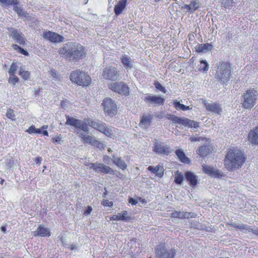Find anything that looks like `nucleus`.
I'll return each mask as SVG.
<instances>
[{"label": "nucleus", "instance_id": "2eb2a0df", "mask_svg": "<svg viewBox=\"0 0 258 258\" xmlns=\"http://www.w3.org/2000/svg\"><path fill=\"white\" fill-rule=\"evenodd\" d=\"M8 30L10 33V36L14 39L18 43L22 45L25 43L26 39L22 32L13 27L8 28Z\"/></svg>", "mask_w": 258, "mask_h": 258}, {"label": "nucleus", "instance_id": "338daca9", "mask_svg": "<svg viewBox=\"0 0 258 258\" xmlns=\"http://www.w3.org/2000/svg\"><path fill=\"white\" fill-rule=\"evenodd\" d=\"M12 47L15 50H17L19 51V50L20 49L21 47H20L19 46H18V45L17 44H13L12 45Z\"/></svg>", "mask_w": 258, "mask_h": 258}, {"label": "nucleus", "instance_id": "72a5a7b5", "mask_svg": "<svg viewBox=\"0 0 258 258\" xmlns=\"http://www.w3.org/2000/svg\"><path fill=\"white\" fill-rule=\"evenodd\" d=\"M175 182L178 184H181L184 179L183 174L181 172L177 170L175 172Z\"/></svg>", "mask_w": 258, "mask_h": 258}, {"label": "nucleus", "instance_id": "4468645a", "mask_svg": "<svg viewBox=\"0 0 258 258\" xmlns=\"http://www.w3.org/2000/svg\"><path fill=\"white\" fill-rule=\"evenodd\" d=\"M102 76L106 79L116 80L119 76V73L116 68L110 67L104 70Z\"/></svg>", "mask_w": 258, "mask_h": 258}, {"label": "nucleus", "instance_id": "412c9836", "mask_svg": "<svg viewBox=\"0 0 258 258\" xmlns=\"http://www.w3.org/2000/svg\"><path fill=\"white\" fill-rule=\"evenodd\" d=\"M34 235L35 236H49L50 235V232L49 230L45 227L44 225H40L34 232Z\"/></svg>", "mask_w": 258, "mask_h": 258}, {"label": "nucleus", "instance_id": "dca6fc26", "mask_svg": "<svg viewBox=\"0 0 258 258\" xmlns=\"http://www.w3.org/2000/svg\"><path fill=\"white\" fill-rule=\"evenodd\" d=\"M144 101L147 103L161 105L164 103L165 99L159 96L148 94L145 97Z\"/></svg>", "mask_w": 258, "mask_h": 258}, {"label": "nucleus", "instance_id": "f704fd0d", "mask_svg": "<svg viewBox=\"0 0 258 258\" xmlns=\"http://www.w3.org/2000/svg\"><path fill=\"white\" fill-rule=\"evenodd\" d=\"M19 75L24 80H28L30 78V73L26 71L23 67L20 68Z\"/></svg>", "mask_w": 258, "mask_h": 258}, {"label": "nucleus", "instance_id": "37998d69", "mask_svg": "<svg viewBox=\"0 0 258 258\" xmlns=\"http://www.w3.org/2000/svg\"><path fill=\"white\" fill-rule=\"evenodd\" d=\"M92 146L97 147L98 148H99L100 149L104 148V146L103 143L102 142H101L99 141L96 140V139H95V140L92 144Z\"/></svg>", "mask_w": 258, "mask_h": 258}, {"label": "nucleus", "instance_id": "3c124183", "mask_svg": "<svg viewBox=\"0 0 258 258\" xmlns=\"http://www.w3.org/2000/svg\"><path fill=\"white\" fill-rule=\"evenodd\" d=\"M102 205L104 206H108V207H111L113 206V203L112 202H110L108 200H104L102 202Z\"/></svg>", "mask_w": 258, "mask_h": 258}, {"label": "nucleus", "instance_id": "de8ad7c7", "mask_svg": "<svg viewBox=\"0 0 258 258\" xmlns=\"http://www.w3.org/2000/svg\"><path fill=\"white\" fill-rule=\"evenodd\" d=\"M197 214L192 212H185V218H194Z\"/></svg>", "mask_w": 258, "mask_h": 258}, {"label": "nucleus", "instance_id": "603ef678", "mask_svg": "<svg viewBox=\"0 0 258 258\" xmlns=\"http://www.w3.org/2000/svg\"><path fill=\"white\" fill-rule=\"evenodd\" d=\"M92 211V207H90V206H88L87 207V209L85 211L84 214L86 216H88V215H89L91 213Z\"/></svg>", "mask_w": 258, "mask_h": 258}, {"label": "nucleus", "instance_id": "864d4df0", "mask_svg": "<svg viewBox=\"0 0 258 258\" xmlns=\"http://www.w3.org/2000/svg\"><path fill=\"white\" fill-rule=\"evenodd\" d=\"M50 74H51V76H52L54 79H56H56H59V78H58V74H57L56 73H55V72H53V71H51Z\"/></svg>", "mask_w": 258, "mask_h": 258}, {"label": "nucleus", "instance_id": "423d86ee", "mask_svg": "<svg viewBox=\"0 0 258 258\" xmlns=\"http://www.w3.org/2000/svg\"><path fill=\"white\" fill-rule=\"evenodd\" d=\"M242 96L243 97V107L246 109L251 108L256 103L258 92L254 89H250L247 90Z\"/></svg>", "mask_w": 258, "mask_h": 258}, {"label": "nucleus", "instance_id": "9b49d317", "mask_svg": "<svg viewBox=\"0 0 258 258\" xmlns=\"http://www.w3.org/2000/svg\"><path fill=\"white\" fill-rule=\"evenodd\" d=\"M89 166L90 169H93L96 172L110 174H113L114 173L112 168L103 163L95 162L90 163Z\"/></svg>", "mask_w": 258, "mask_h": 258}, {"label": "nucleus", "instance_id": "473e14b6", "mask_svg": "<svg viewBox=\"0 0 258 258\" xmlns=\"http://www.w3.org/2000/svg\"><path fill=\"white\" fill-rule=\"evenodd\" d=\"M173 104L174 106V107L177 110H182L183 111L187 110H190L191 109V108H190L189 106L184 105L182 104H181L179 101H177L176 100H174L173 101Z\"/></svg>", "mask_w": 258, "mask_h": 258}, {"label": "nucleus", "instance_id": "ea45409f", "mask_svg": "<svg viewBox=\"0 0 258 258\" xmlns=\"http://www.w3.org/2000/svg\"><path fill=\"white\" fill-rule=\"evenodd\" d=\"M233 225L236 228L243 230L245 233H247V231H250V227L248 225L238 224H233Z\"/></svg>", "mask_w": 258, "mask_h": 258}, {"label": "nucleus", "instance_id": "a19ab883", "mask_svg": "<svg viewBox=\"0 0 258 258\" xmlns=\"http://www.w3.org/2000/svg\"><path fill=\"white\" fill-rule=\"evenodd\" d=\"M14 10L20 16L26 17V15L23 10L17 5L14 6Z\"/></svg>", "mask_w": 258, "mask_h": 258}, {"label": "nucleus", "instance_id": "a211bd4d", "mask_svg": "<svg viewBox=\"0 0 258 258\" xmlns=\"http://www.w3.org/2000/svg\"><path fill=\"white\" fill-rule=\"evenodd\" d=\"M206 109L213 113L221 114L222 112V109L221 105L217 103H206L205 104Z\"/></svg>", "mask_w": 258, "mask_h": 258}, {"label": "nucleus", "instance_id": "7ed1b4c3", "mask_svg": "<svg viewBox=\"0 0 258 258\" xmlns=\"http://www.w3.org/2000/svg\"><path fill=\"white\" fill-rule=\"evenodd\" d=\"M88 125L110 138L114 137L116 132L115 128L98 119L88 118Z\"/></svg>", "mask_w": 258, "mask_h": 258}, {"label": "nucleus", "instance_id": "680f3d73", "mask_svg": "<svg viewBox=\"0 0 258 258\" xmlns=\"http://www.w3.org/2000/svg\"><path fill=\"white\" fill-rule=\"evenodd\" d=\"M42 160V158L41 157H37L35 159L36 164H37L38 165H40L41 164Z\"/></svg>", "mask_w": 258, "mask_h": 258}, {"label": "nucleus", "instance_id": "bf43d9fd", "mask_svg": "<svg viewBox=\"0 0 258 258\" xmlns=\"http://www.w3.org/2000/svg\"><path fill=\"white\" fill-rule=\"evenodd\" d=\"M68 248L71 250H75L78 248V246L76 244H71L69 246H68Z\"/></svg>", "mask_w": 258, "mask_h": 258}, {"label": "nucleus", "instance_id": "49530a36", "mask_svg": "<svg viewBox=\"0 0 258 258\" xmlns=\"http://www.w3.org/2000/svg\"><path fill=\"white\" fill-rule=\"evenodd\" d=\"M222 5L225 7H229L232 6L233 1L232 0H223Z\"/></svg>", "mask_w": 258, "mask_h": 258}, {"label": "nucleus", "instance_id": "ddd939ff", "mask_svg": "<svg viewBox=\"0 0 258 258\" xmlns=\"http://www.w3.org/2000/svg\"><path fill=\"white\" fill-rule=\"evenodd\" d=\"M102 105L105 112L108 115L114 114L116 111L117 106L113 100L110 98H106L104 99Z\"/></svg>", "mask_w": 258, "mask_h": 258}, {"label": "nucleus", "instance_id": "c756f323", "mask_svg": "<svg viewBox=\"0 0 258 258\" xmlns=\"http://www.w3.org/2000/svg\"><path fill=\"white\" fill-rule=\"evenodd\" d=\"M211 147L210 145H205L201 147L199 149V152L200 156H206L210 152Z\"/></svg>", "mask_w": 258, "mask_h": 258}, {"label": "nucleus", "instance_id": "58836bf2", "mask_svg": "<svg viewBox=\"0 0 258 258\" xmlns=\"http://www.w3.org/2000/svg\"><path fill=\"white\" fill-rule=\"evenodd\" d=\"M164 169L163 166L158 165L155 167V174L158 177H162L163 175Z\"/></svg>", "mask_w": 258, "mask_h": 258}, {"label": "nucleus", "instance_id": "0e129e2a", "mask_svg": "<svg viewBox=\"0 0 258 258\" xmlns=\"http://www.w3.org/2000/svg\"><path fill=\"white\" fill-rule=\"evenodd\" d=\"M148 170L155 173V167L150 166L148 168Z\"/></svg>", "mask_w": 258, "mask_h": 258}, {"label": "nucleus", "instance_id": "4be33fe9", "mask_svg": "<svg viewBox=\"0 0 258 258\" xmlns=\"http://www.w3.org/2000/svg\"><path fill=\"white\" fill-rule=\"evenodd\" d=\"M203 171L211 176H214L215 177H219L222 175L220 173L218 170L208 165H204L203 168Z\"/></svg>", "mask_w": 258, "mask_h": 258}, {"label": "nucleus", "instance_id": "a18cd8bd", "mask_svg": "<svg viewBox=\"0 0 258 258\" xmlns=\"http://www.w3.org/2000/svg\"><path fill=\"white\" fill-rule=\"evenodd\" d=\"M6 116L13 120L14 119V117H15V114H14V111L12 109H9L8 111H7V114H6Z\"/></svg>", "mask_w": 258, "mask_h": 258}, {"label": "nucleus", "instance_id": "f8f14e48", "mask_svg": "<svg viewBox=\"0 0 258 258\" xmlns=\"http://www.w3.org/2000/svg\"><path fill=\"white\" fill-rule=\"evenodd\" d=\"M109 89L121 95H127L129 93V88L123 82H115L110 84Z\"/></svg>", "mask_w": 258, "mask_h": 258}, {"label": "nucleus", "instance_id": "bb28decb", "mask_svg": "<svg viewBox=\"0 0 258 258\" xmlns=\"http://www.w3.org/2000/svg\"><path fill=\"white\" fill-rule=\"evenodd\" d=\"M213 47V45L210 43H206L199 44L196 46L197 51L202 53H206L211 50Z\"/></svg>", "mask_w": 258, "mask_h": 258}, {"label": "nucleus", "instance_id": "6ab92c4d", "mask_svg": "<svg viewBox=\"0 0 258 258\" xmlns=\"http://www.w3.org/2000/svg\"><path fill=\"white\" fill-rule=\"evenodd\" d=\"M186 180L192 187H195L198 183V176L194 172L187 171L184 174Z\"/></svg>", "mask_w": 258, "mask_h": 258}, {"label": "nucleus", "instance_id": "c85d7f7f", "mask_svg": "<svg viewBox=\"0 0 258 258\" xmlns=\"http://www.w3.org/2000/svg\"><path fill=\"white\" fill-rule=\"evenodd\" d=\"M175 153L178 159L181 162L184 163H188L189 162L188 158H187L183 150L181 149H178L175 151Z\"/></svg>", "mask_w": 258, "mask_h": 258}, {"label": "nucleus", "instance_id": "b1692460", "mask_svg": "<svg viewBox=\"0 0 258 258\" xmlns=\"http://www.w3.org/2000/svg\"><path fill=\"white\" fill-rule=\"evenodd\" d=\"M121 62L126 69H131L133 67L134 60L131 57L126 55H122L120 57Z\"/></svg>", "mask_w": 258, "mask_h": 258}, {"label": "nucleus", "instance_id": "c9c22d12", "mask_svg": "<svg viewBox=\"0 0 258 258\" xmlns=\"http://www.w3.org/2000/svg\"><path fill=\"white\" fill-rule=\"evenodd\" d=\"M199 70L202 72H207L209 69V64L206 60H202L200 61V64L198 66Z\"/></svg>", "mask_w": 258, "mask_h": 258}, {"label": "nucleus", "instance_id": "79ce46f5", "mask_svg": "<svg viewBox=\"0 0 258 258\" xmlns=\"http://www.w3.org/2000/svg\"><path fill=\"white\" fill-rule=\"evenodd\" d=\"M154 85L157 89L159 90V91H160L164 93H166V90L165 87L162 86L159 82H158V81L155 82L154 83Z\"/></svg>", "mask_w": 258, "mask_h": 258}, {"label": "nucleus", "instance_id": "8fccbe9b", "mask_svg": "<svg viewBox=\"0 0 258 258\" xmlns=\"http://www.w3.org/2000/svg\"><path fill=\"white\" fill-rule=\"evenodd\" d=\"M36 131V128L34 125H31L26 131L29 134L35 133Z\"/></svg>", "mask_w": 258, "mask_h": 258}, {"label": "nucleus", "instance_id": "f257e3e1", "mask_svg": "<svg viewBox=\"0 0 258 258\" xmlns=\"http://www.w3.org/2000/svg\"><path fill=\"white\" fill-rule=\"evenodd\" d=\"M59 53L62 57L70 61H76L86 55L84 47L72 42L65 43L59 48Z\"/></svg>", "mask_w": 258, "mask_h": 258}, {"label": "nucleus", "instance_id": "6e6d98bb", "mask_svg": "<svg viewBox=\"0 0 258 258\" xmlns=\"http://www.w3.org/2000/svg\"><path fill=\"white\" fill-rule=\"evenodd\" d=\"M178 216H179V218L180 219H183V218H185V212H180V211H179L178 212Z\"/></svg>", "mask_w": 258, "mask_h": 258}, {"label": "nucleus", "instance_id": "1a4fd4ad", "mask_svg": "<svg viewBox=\"0 0 258 258\" xmlns=\"http://www.w3.org/2000/svg\"><path fill=\"white\" fill-rule=\"evenodd\" d=\"M166 116L168 119L172 120L173 122L177 123L184 126L191 128H197L199 127V123L198 122L191 120L187 118L179 117L171 114H167Z\"/></svg>", "mask_w": 258, "mask_h": 258}, {"label": "nucleus", "instance_id": "69168bd1", "mask_svg": "<svg viewBox=\"0 0 258 258\" xmlns=\"http://www.w3.org/2000/svg\"><path fill=\"white\" fill-rule=\"evenodd\" d=\"M249 232H252L253 233L258 236V230L252 229L250 228V231H247Z\"/></svg>", "mask_w": 258, "mask_h": 258}, {"label": "nucleus", "instance_id": "13d9d810", "mask_svg": "<svg viewBox=\"0 0 258 258\" xmlns=\"http://www.w3.org/2000/svg\"><path fill=\"white\" fill-rule=\"evenodd\" d=\"M178 214V211H174L171 213V217L179 218Z\"/></svg>", "mask_w": 258, "mask_h": 258}, {"label": "nucleus", "instance_id": "052dcab7", "mask_svg": "<svg viewBox=\"0 0 258 258\" xmlns=\"http://www.w3.org/2000/svg\"><path fill=\"white\" fill-rule=\"evenodd\" d=\"M201 138L200 137H192L190 138V140L191 142H196V141H199L201 140Z\"/></svg>", "mask_w": 258, "mask_h": 258}, {"label": "nucleus", "instance_id": "4c0bfd02", "mask_svg": "<svg viewBox=\"0 0 258 258\" xmlns=\"http://www.w3.org/2000/svg\"><path fill=\"white\" fill-rule=\"evenodd\" d=\"M20 64L19 62H13L11 65L10 68L9 70V74L10 75H13L15 74L17 69L19 68L18 64Z\"/></svg>", "mask_w": 258, "mask_h": 258}, {"label": "nucleus", "instance_id": "cd10ccee", "mask_svg": "<svg viewBox=\"0 0 258 258\" xmlns=\"http://www.w3.org/2000/svg\"><path fill=\"white\" fill-rule=\"evenodd\" d=\"M249 140L254 144H258V126L249 133Z\"/></svg>", "mask_w": 258, "mask_h": 258}, {"label": "nucleus", "instance_id": "2f4dec72", "mask_svg": "<svg viewBox=\"0 0 258 258\" xmlns=\"http://www.w3.org/2000/svg\"><path fill=\"white\" fill-rule=\"evenodd\" d=\"M18 4V0H0V5L2 7H10Z\"/></svg>", "mask_w": 258, "mask_h": 258}, {"label": "nucleus", "instance_id": "e2e57ef3", "mask_svg": "<svg viewBox=\"0 0 258 258\" xmlns=\"http://www.w3.org/2000/svg\"><path fill=\"white\" fill-rule=\"evenodd\" d=\"M183 10H186V12H189V5H184L181 7Z\"/></svg>", "mask_w": 258, "mask_h": 258}, {"label": "nucleus", "instance_id": "7c9ffc66", "mask_svg": "<svg viewBox=\"0 0 258 258\" xmlns=\"http://www.w3.org/2000/svg\"><path fill=\"white\" fill-rule=\"evenodd\" d=\"M82 138L83 140V143L86 144L88 143L92 145L95 139H96L94 137H92L89 135H87L85 134H81Z\"/></svg>", "mask_w": 258, "mask_h": 258}, {"label": "nucleus", "instance_id": "09e8293b", "mask_svg": "<svg viewBox=\"0 0 258 258\" xmlns=\"http://www.w3.org/2000/svg\"><path fill=\"white\" fill-rule=\"evenodd\" d=\"M103 160L104 163H106L107 164H109L111 161V158L108 155H104Z\"/></svg>", "mask_w": 258, "mask_h": 258}, {"label": "nucleus", "instance_id": "a878e982", "mask_svg": "<svg viewBox=\"0 0 258 258\" xmlns=\"http://www.w3.org/2000/svg\"><path fill=\"white\" fill-rule=\"evenodd\" d=\"M126 5V0H120L114 7V13L115 15L120 14Z\"/></svg>", "mask_w": 258, "mask_h": 258}, {"label": "nucleus", "instance_id": "5701e85b", "mask_svg": "<svg viewBox=\"0 0 258 258\" xmlns=\"http://www.w3.org/2000/svg\"><path fill=\"white\" fill-rule=\"evenodd\" d=\"M111 220H122L124 221L125 222L130 221L131 219V217L130 216H127V213L126 211H124L121 213H118L117 215H113L111 217Z\"/></svg>", "mask_w": 258, "mask_h": 258}, {"label": "nucleus", "instance_id": "39448f33", "mask_svg": "<svg viewBox=\"0 0 258 258\" xmlns=\"http://www.w3.org/2000/svg\"><path fill=\"white\" fill-rule=\"evenodd\" d=\"M70 80L79 85L88 86L91 83V78L84 72L76 70L72 72L70 75Z\"/></svg>", "mask_w": 258, "mask_h": 258}, {"label": "nucleus", "instance_id": "e433bc0d", "mask_svg": "<svg viewBox=\"0 0 258 258\" xmlns=\"http://www.w3.org/2000/svg\"><path fill=\"white\" fill-rule=\"evenodd\" d=\"M199 7V2L196 1H191L189 4V12L193 13Z\"/></svg>", "mask_w": 258, "mask_h": 258}, {"label": "nucleus", "instance_id": "c03bdc74", "mask_svg": "<svg viewBox=\"0 0 258 258\" xmlns=\"http://www.w3.org/2000/svg\"><path fill=\"white\" fill-rule=\"evenodd\" d=\"M10 77L9 79V82L10 84H12L13 85H15V84L18 82L19 79L14 74L13 75H10Z\"/></svg>", "mask_w": 258, "mask_h": 258}, {"label": "nucleus", "instance_id": "4d7b16f0", "mask_svg": "<svg viewBox=\"0 0 258 258\" xmlns=\"http://www.w3.org/2000/svg\"><path fill=\"white\" fill-rule=\"evenodd\" d=\"M129 203L133 205H136L138 203V201L133 198H130L129 200Z\"/></svg>", "mask_w": 258, "mask_h": 258}, {"label": "nucleus", "instance_id": "20e7f679", "mask_svg": "<svg viewBox=\"0 0 258 258\" xmlns=\"http://www.w3.org/2000/svg\"><path fill=\"white\" fill-rule=\"evenodd\" d=\"M231 74V66L227 62H220L217 66L215 78L221 83L225 84L229 81Z\"/></svg>", "mask_w": 258, "mask_h": 258}, {"label": "nucleus", "instance_id": "774afa93", "mask_svg": "<svg viewBox=\"0 0 258 258\" xmlns=\"http://www.w3.org/2000/svg\"><path fill=\"white\" fill-rule=\"evenodd\" d=\"M42 133V131L41 129H37L36 128V131L35 133H36V134H40V133Z\"/></svg>", "mask_w": 258, "mask_h": 258}, {"label": "nucleus", "instance_id": "6e6552de", "mask_svg": "<svg viewBox=\"0 0 258 258\" xmlns=\"http://www.w3.org/2000/svg\"><path fill=\"white\" fill-rule=\"evenodd\" d=\"M66 119L67 120L65 123L66 125L73 126L84 132H88L89 127L88 126V118L85 119L84 120H81L66 115Z\"/></svg>", "mask_w": 258, "mask_h": 258}, {"label": "nucleus", "instance_id": "aec40b11", "mask_svg": "<svg viewBox=\"0 0 258 258\" xmlns=\"http://www.w3.org/2000/svg\"><path fill=\"white\" fill-rule=\"evenodd\" d=\"M153 118L152 114L143 115L141 118L139 125L144 128H148L151 125Z\"/></svg>", "mask_w": 258, "mask_h": 258}, {"label": "nucleus", "instance_id": "5fc2aeb1", "mask_svg": "<svg viewBox=\"0 0 258 258\" xmlns=\"http://www.w3.org/2000/svg\"><path fill=\"white\" fill-rule=\"evenodd\" d=\"M19 52H20L21 53H22L25 55H26V56H28L29 55L28 52L26 50H24V49H23L21 47L19 50Z\"/></svg>", "mask_w": 258, "mask_h": 258}, {"label": "nucleus", "instance_id": "9d476101", "mask_svg": "<svg viewBox=\"0 0 258 258\" xmlns=\"http://www.w3.org/2000/svg\"><path fill=\"white\" fill-rule=\"evenodd\" d=\"M41 36L44 39L54 43H58L64 41V38L62 36L50 31H44L41 34Z\"/></svg>", "mask_w": 258, "mask_h": 258}, {"label": "nucleus", "instance_id": "0eeeda50", "mask_svg": "<svg viewBox=\"0 0 258 258\" xmlns=\"http://www.w3.org/2000/svg\"><path fill=\"white\" fill-rule=\"evenodd\" d=\"M176 250L169 248L164 244H161L156 248L157 258H174Z\"/></svg>", "mask_w": 258, "mask_h": 258}, {"label": "nucleus", "instance_id": "f03ea898", "mask_svg": "<svg viewBox=\"0 0 258 258\" xmlns=\"http://www.w3.org/2000/svg\"><path fill=\"white\" fill-rule=\"evenodd\" d=\"M245 161L242 151L237 149L229 150L225 159V166L228 170L232 171L240 168Z\"/></svg>", "mask_w": 258, "mask_h": 258}, {"label": "nucleus", "instance_id": "393cba45", "mask_svg": "<svg viewBox=\"0 0 258 258\" xmlns=\"http://www.w3.org/2000/svg\"><path fill=\"white\" fill-rule=\"evenodd\" d=\"M113 163L119 168L123 170L126 168L127 165L120 157H117L115 155H112Z\"/></svg>", "mask_w": 258, "mask_h": 258}, {"label": "nucleus", "instance_id": "f3484780", "mask_svg": "<svg viewBox=\"0 0 258 258\" xmlns=\"http://www.w3.org/2000/svg\"><path fill=\"white\" fill-rule=\"evenodd\" d=\"M153 151L158 154L168 155L172 151L168 145H164L162 143H155L154 145Z\"/></svg>", "mask_w": 258, "mask_h": 258}]
</instances>
